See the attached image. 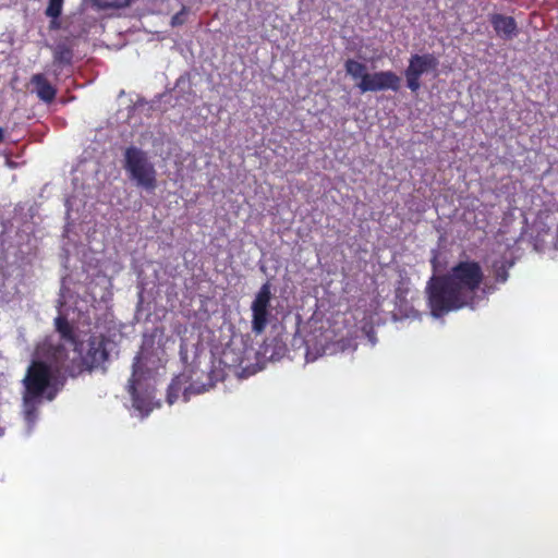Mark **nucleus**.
Segmentation results:
<instances>
[{"label": "nucleus", "mask_w": 558, "mask_h": 558, "mask_svg": "<svg viewBox=\"0 0 558 558\" xmlns=\"http://www.w3.org/2000/svg\"><path fill=\"white\" fill-rule=\"evenodd\" d=\"M63 348L49 347L48 360L34 359L26 369L22 380L24 393L37 396L52 401L64 386V378L61 376V365L58 357L62 354Z\"/></svg>", "instance_id": "nucleus-1"}, {"label": "nucleus", "mask_w": 558, "mask_h": 558, "mask_svg": "<svg viewBox=\"0 0 558 558\" xmlns=\"http://www.w3.org/2000/svg\"><path fill=\"white\" fill-rule=\"evenodd\" d=\"M426 293L430 313L436 318L471 305L447 275L432 277Z\"/></svg>", "instance_id": "nucleus-2"}, {"label": "nucleus", "mask_w": 558, "mask_h": 558, "mask_svg": "<svg viewBox=\"0 0 558 558\" xmlns=\"http://www.w3.org/2000/svg\"><path fill=\"white\" fill-rule=\"evenodd\" d=\"M123 167L136 186L148 192L156 190L157 171L146 151L135 146L128 147L124 151Z\"/></svg>", "instance_id": "nucleus-3"}, {"label": "nucleus", "mask_w": 558, "mask_h": 558, "mask_svg": "<svg viewBox=\"0 0 558 558\" xmlns=\"http://www.w3.org/2000/svg\"><path fill=\"white\" fill-rule=\"evenodd\" d=\"M446 275L472 305L484 280L481 264L476 260H461Z\"/></svg>", "instance_id": "nucleus-4"}, {"label": "nucleus", "mask_w": 558, "mask_h": 558, "mask_svg": "<svg viewBox=\"0 0 558 558\" xmlns=\"http://www.w3.org/2000/svg\"><path fill=\"white\" fill-rule=\"evenodd\" d=\"M107 338L104 335H92L87 340V349L85 353L78 348L76 350L81 354V363L76 372L92 371L101 366L109 357L107 350Z\"/></svg>", "instance_id": "nucleus-5"}, {"label": "nucleus", "mask_w": 558, "mask_h": 558, "mask_svg": "<svg viewBox=\"0 0 558 558\" xmlns=\"http://www.w3.org/2000/svg\"><path fill=\"white\" fill-rule=\"evenodd\" d=\"M438 60L433 53L412 54L404 70L407 86L412 93L421 88V76L429 71H435Z\"/></svg>", "instance_id": "nucleus-6"}, {"label": "nucleus", "mask_w": 558, "mask_h": 558, "mask_svg": "<svg viewBox=\"0 0 558 558\" xmlns=\"http://www.w3.org/2000/svg\"><path fill=\"white\" fill-rule=\"evenodd\" d=\"M271 296L270 283L265 282L252 302V331L255 335H262L268 325Z\"/></svg>", "instance_id": "nucleus-7"}, {"label": "nucleus", "mask_w": 558, "mask_h": 558, "mask_svg": "<svg viewBox=\"0 0 558 558\" xmlns=\"http://www.w3.org/2000/svg\"><path fill=\"white\" fill-rule=\"evenodd\" d=\"M362 93L393 90L398 92L401 87V77L393 71H378L363 76V81L357 84Z\"/></svg>", "instance_id": "nucleus-8"}, {"label": "nucleus", "mask_w": 558, "mask_h": 558, "mask_svg": "<svg viewBox=\"0 0 558 558\" xmlns=\"http://www.w3.org/2000/svg\"><path fill=\"white\" fill-rule=\"evenodd\" d=\"M191 378L190 374L182 373L172 379L167 391V401L169 404H173L179 399L180 393L183 395L184 401L187 402L191 395L202 393L206 390L204 385L202 387H195L193 384H189Z\"/></svg>", "instance_id": "nucleus-9"}, {"label": "nucleus", "mask_w": 558, "mask_h": 558, "mask_svg": "<svg viewBox=\"0 0 558 558\" xmlns=\"http://www.w3.org/2000/svg\"><path fill=\"white\" fill-rule=\"evenodd\" d=\"M136 364L133 365V373L129 379L128 390L132 397V403L143 416H147L153 411L154 396L149 391L141 392L137 389L138 380L136 378Z\"/></svg>", "instance_id": "nucleus-10"}, {"label": "nucleus", "mask_w": 558, "mask_h": 558, "mask_svg": "<svg viewBox=\"0 0 558 558\" xmlns=\"http://www.w3.org/2000/svg\"><path fill=\"white\" fill-rule=\"evenodd\" d=\"M489 22L496 34L505 40H509L518 34L517 22L512 16L495 13L489 16Z\"/></svg>", "instance_id": "nucleus-11"}, {"label": "nucleus", "mask_w": 558, "mask_h": 558, "mask_svg": "<svg viewBox=\"0 0 558 558\" xmlns=\"http://www.w3.org/2000/svg\"><path fill=\"white\" fill-rule=\"evenodd\" d=\"M31 83L35 86L37 97L44 102L50 104L54 100L57 88L53 87L43 73L34 74Z\"/></svg>", "instance_id": "nucleus-12"}, {"label": "nucleus", "mask_w": 558, "mask_h": 558, "mask_svg": "<svg viewBox=\"0 0 558 558\" xmlns=\"http://www.w3.org/2000/svg\"><path fill=\"white\" fill-rule=\"evenodd\" d=\"M74 51L73 46L68 41L58 43L52 51L53 65L62 69L64 66H71L73 62Z\"/></svg>", "instance_id": "nucleus-13"}, {"label": "nucleus", "mask_w": 558, "mask_h": 558, "mask_svg": "<svg viewBox=\"0 0 558 558\" xmlns=\"http://www.w3.org/2000/svg\"><path fill=\"white\" fill-rule=\"evenodd\" d=\"M54 327L62 340L74 344L75 350H78V341L74 328L65 316L59 315L54 318Z\"/></svg>", "instance_id": "nucleus-14"}, {"label": "nucleus", "mask_w": 558, "mask_h": 558, "mask_svg": "<svg viewBox=\"0 0 558 558\" xmlns=\"http://www.w3.org/2000/svg\"><path fill=\"white\" fill-rule=\"evenodd\" d=\"M44 398L28 395V393H22V400H23V413L24 417L28 423H34L37 418V407L41 402Z\"/></svg>", "instance_id": "nucleus-15"}, {"label": "nucleus", "mask_w": 558, "mask_h": 558, "mask_svg": "<svg viewBox=\"0 0 558 558\" xmlns=\"http://www.w3.org/2000/svg\"><path fill=\"white\" fill-rule=\"evenodd\" d=\"M64 0H49L48 5L46 8L45 14L51 19L49 28L57 29L60 27V23L58 19L62 13Z\"/></svg>", "instance_id": "nucleus-16"}, {"label": "nucleus", "mask_w": 558, "mask_h": 558, "mask_svg": "<svg viewBox=\"0 0 558 558\" xmlns=\"http://www.w3.org/2000/svg\"><path fill=\"white\" fill-rule=\"evenodd\" d=\"M513 260L500 259L493 263V272L496 282L505 283L509 278V270L513 266Z\"/></svg>", "instance_id": "nucleus-17"}, {"label": "nucleus", "mask_w": 558, "mask_h": 558, "mask_svg": "<svg viewBox=\"0 0 558 558\" xmlns=\"http://www.w3.org/2000/svg\"><path fill=\"white\" fill-rule=\"evenodd\" d=\"M344 70L353 80L360 78V82L363 81V76L371 74L366 72V65L364 63L354 59H348L344 62Z\"/></svg>", "instance_id": "nucleus-18"}, {"label": "nucleus", "mask_w": 558, "mask_h": 558, "mask_svg": "<svg viewBox=\"0 0 558 558\" xmlns=\"http://www.w3.org/2000/svg\"><path fill=\"white\" fill-rule=\"evenodd\" d=\"M99 9L124 8L129 5V0H90Z\"/></svg>", "instance_id": "nucleus-19"}, {"label": "nucleus", "mask_w": 558, "mask_h": 558, "mask_svg": "<svg viewBox=\"0 0 558 558\" xmlns=\"http://www.w3.org/2000/svg\"><path fill=\"white\" fill-rule=\"evenodd\" d=\"M185 23V9L183 8L180 12L175 13L171 17L172 26H180Z\"/></svg>", "instance_id": "nucleus-20"}, {"label": "nucleus", "mask_w": 558, "mask_h": 558, "mask_svg": "<svg viewBox=\"0 0 558 558\" xmlns=\"http://www.w3.org/2000/svg\"><path fill=\"white\" fill-rule=\"evenodd\" d=\"M4 140V131L3 129L0 126V143L3 142Z\"/></svg>", "instance_id": "nucleus-21"}, {"label": "nucleus", "mask_w": 558, "mask_h": 558, "mask_svg": "<svg viewBox=\"0 0 558 558\" xmlns=\"http://www.w3.org/2000/svg\"><path fill=\"white\" fill-rule=\"evenodd\" d=\"M133 1H134V0H129V4H130L131 2H133Z\"/></svg>", "instance_id": "nucleus-22"}]
</instances>
